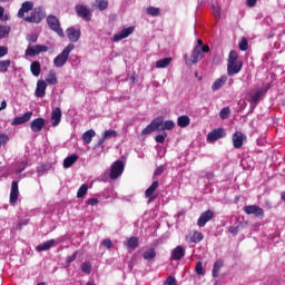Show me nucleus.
<instances>
[{"label": "nucleus", "instance_id": "f257e3e1", "mask_svg": "<svg viewBox=\"0 0 285 285\" xmlns=\"http://www.w3.org/2000/svg\"><path fill=\"white\" fill-rule=\"evenodd\" d=\"M73 50H75L73 43L67 45V47L62 50V52L60 55L56 56V58L53 60V66L56 68H62L63 66H66V63L69 59V55Z\"/></svg>", "mask_w": 285, "mask_h": 285}, {"label": "nucleus", "instance_id": "f03ea898", "mask_svg": "<svg viewBox=\"0 0 285 285\" xmlns=\"http://www.w3.org/2000/svg\"><path fill=\"white\" fill-rule=\"evenodd\" d=\"M125 171V163L121 160H116L112 163L109 171V178L111 180H117Z\"/></svg>", "mask_w": 285, "mask_h": 285}, {"label": "nucleus", "instance_id": "7ed1b4c3", "mask_svg": "<svg viewBox=\"0 0 285 285\" xmlns=\"http://www.w3.org/2000/svg\"><path fill=\"white\" fill-rule=\"evenodd\" d=\"M244 212L247 216L254 215V217L261 219L265 216V210L259 205H246L244 206Z\"/></svg>", "mask_w": 285, "mask_h": 285}, {"label": "nucleus", "instance_id": "20e7f679", "mask_svg": "<svg viewBox=\"0 0 285 285\" xmlns=\"http://www.w3.org/2000/svg\"><path fill=\"white\" fill-rule=\"evenodd\" d=\"M49 29L57 32L58 36L63 37V30L61 29L60 21L57 16L50 14L47 18Z\"/></svg>", "mask_w": 285, "mask_h": 285}, {"label": "nucleus", "instance_id": "39448f33", "mask_svg": "<svg viewBox=\"0 0 285 285\" xmlns=\"http://www.w3.org/2000/svg\"><path fill=\"white\" fill-rule=\"evenodd\" d=\"M47 51H49V47L48 46L36 45L33 47L29 46L28 49L24 50V55H27L28 57H36L39 53L47 52Z\"/></svg>", "mask_w": 285, "mask_h": 285}, {"label": "nucleus", "instance_id": "423d86ee", "mask_svg": "<svg viewBox=\"0 0 285 285\" xmlns=\"http://www.w3.org/2000/svg\"><path fill=\"white\" fill-rule=\"evenodd\" d=\"M160 126H161V117H158L151 121L144 130L142 135H150L154 134L155 131H160Z\"/></svg>", "mask_w": 285, "mask_h": 285}, {"label": "nucleus", "instance_id": "0eeeda50", "mask_svg": "<svg viewBox=\"0 0 285 285\" xmlns=\"http://www.w3.org/2000/svg\"><path fill=\"white\" fill-rule=\"evenodd\" d=\"M76 12L78 14V18H82L85 19L87 22L91 21L92 18V13L90 11V9H88L87 7H85L83 4H78L76 7Z\"/></svg>", "mask_w": 285, "mask_h": 285}, {"label": "nucleus", "instance_id": "6e6552de", "mask_svg": "<svg viewBox=\"0 0 285 285\" xmlns=\"http://www.w3.org/2000/svg\"><path fill=\"white\" fill-rule=\"evenodd\" d=\"M226 137V131L224 128L213 129V132L207 134V141L215 142L218 139Z\"/></svg>", "mask_w": 285, "mask_h": 285}, {"label": "nucleus", "instance_id": "1a4fd4ad", "mask_svg": "<svg viewBox=\"0 0 285 285\" xmlns=\"http://www.w3.org/2000/svg\"><path fill=\"white\" fill-rule=\"evenodd\" d=\"M215 217V213L213 210H206L204 212L200 217L197 219V226L198 227H204L206 226L207 223L210 222Z\"/></svg>", "mask_w": 285, "mask_h": 285}, {"label": "nucleus", "instance_id": "9d476101", "mask_svg": "<svg viewBox=\"0 0 285 285\" xmlns=\"http://www.w3.org/2000/svg\"><path fill=\"white\" fill-rule=\"evenodd\" d=\"M202 56V50L199 47H195L191 53V58H188V55H185V61L188 67H191L195 63H198L199 57Z\"/></svg>", "mask_w": 285, "mask_h": 285}, {"label": "nucleus", "instance_id": "9b49d317", "mask_svg": "<svg viewBox=\"0 0 285 285\" xmlns=\"http://www.w3.org/2000/svg\"><path fill=\"white\" fill-rule=\"evenodd\" d=\"M19 197V184L17 180H13L11 184V191L9 194V204L14 205L18 202Z\"/></svg>", "mask_w": 285, "mask_h": 285}, {"label": "nucleus", "instance_id": "f8f14e48", "mask_svg": "<svg viewBox=\"0 0 285 285\" xmlns=\"http://www.w3.org/2000/svg\"><path fill=\"white\" fill-rule=\"evenodd\" d=\"M135 32V27L124 28L118 35H114L112 40L118 42L120 40L127 39Z\"/></svg>", "mask_w": 285, "mask_h": 285}, {"label": "nucleus", "instance_id": "ddd939ff", "mask_svg": "<svg viewBox=\"0 0 285 285\" xmlns=\"http://www.w3.org/2000/svg\"><path fill=\"white\" fill-rule=\"evenodd\" d=\"M66 35L71 42H77L79 39H81V30L76 29L75 27L67 28Z\"/></svg>", "mask_w": 285, "mask_h": 285}, {"label": "nucleus", "instance_id": "4468645a", "mask_svg": "<svg viewBox=\"0 0 285 285\" xmlns=\"http://www.w3.org/2000/svg\"><path fill=\"white\" fill-rule=\"evenodd\" d=\"M32 116H33L32 111H28L27 114H23L22 116H17L12 120V126L24 125V124L29 122V120L32 118Z\"/></svg>", "mask_w": 285, "mask_h": 285}, {"label": "nucleus", "instance_id": "2eb2a0df", "mask_svg": "<svg viewBox=\"0 0 285 285\" xmlns=\"http://www.w3.org/2000/svg\"><path fill=\"white\" fill-rule=\"evenodd\" d=\"M46 125V120L43 118H37L31 120L30 128L32 132H41Z\"/></svg>", "mask_w": 285, "mask_h": 285}, {"label": "nucleus", "instance_id": "dca6fc26", "mask_svg": "<svg viewBox=\"0 0 285 285\" xmlns=\"http://www.w3.org/2000/svg\"><path fill=\"white\" fill-rule=\"evenodd\" d=\"M243 62H227V75L234 76L242 71Z\"/></svg>", "mask_w": 285, "mask_h": 285}, {"label": "nucleus", "instance_id": "f3484780", "mask_svg": "<svg viewBox=\"0 0 285 285\" xmlns=\"http://www.w3.org/2000/svg\"><path fill=\"white\" fill-rule=\"evenodd\" d=\"M186 255V249L183 246H177L171 250V261H181Z\"/></svg>", "mask_w": 285, "mask_h": 285}, {"label": "nucleus", "instance_id": "a211bd4d", "mask_svg": "<svg viewBox=\"0 0 285 285\" xmlns=\"http://www.w3.org/2000/svg\"><path fill=\"white\" fill-rule=\"evenodd\" d=\"M140 245L139 237L131 236L127 240L124 242V246L127 247V249H136Z\"/></svg>", "mask_w": 285, "mask_h": 285}, {"label": "nucleus", "instance_id": "6ab92c4d", "mask_svg": "<svg viewBox=\"0 0 285 285\" xmlns=\"http://www.w3.org/2000/svg\"><path fill=\"white\" fill-rule=\"evenodd\" d=\"M47 83L45 80H38L36 88V97L43 98L46 96Z\"/></svg>", "mask_w": 285, "mask_h": 285}, {"label": "nucleus", "instance_id": "aec40b11", "mask_svg": "<svg viewBox=\"0 0 285 285\" xmlns=\"http://www.w3.org/2000/svg\"><path fill=\"white\" fill-rule=\"evenodd\" d=\"M42 12L41 11H36L32 12L29 17L24 18V21L28 23H40L42 21Z\"/></svg>", "mask_w": 285, "mask_h": 285}, {"label": "nucleus", "instance_id": "412c9836", "mask_svg": "<svg viewBox=\"0 0 285 285\" xmlns=\"http://www.w3.org/2000/svg\"><path fill=\"white\" fill-rule=\"evenodd\" d=\"M269 88H271V86L267 83V85L264 86L263 89L256 91V92L252 96V98H250L252 104L257 105V104L259 102V98H261L263 95H265V94L268 91Z\"/></svg>", "mask_w": 285, "mask_h": 285}, {"label": "nucleus", "instance_id": "4be33fe9", "mask_svg": "<svg viewBox=\"0 0 285 285\" xmlns=\"http://www.w3.org/2000/svg\"><path fill=\"white\" fill-rule=\"evenodd\" d=\"M243 139H244V134L240 131H236L233 136H232V141L234 144V147L236 149L242 148L243 146Z\"/></svg>", "mask_w": 285, "mask_h": 285}, {"label": "nucleus", "instance_id": "5701e85b", "mask_svg": "<svg viewBox=\"0 0 285 285\" xmlns=\"http://www.w3.org/2000/svg\"><path fill=\"white\" fill-rule=\"evenodd\" d=\"M61 117H62V112H61V109L60 107H56L53 110H52V115H51V119H52V126L53 127H57L58 125H60V121H61Z\"/></svg>", "mask_w": 285, "mask_h": 285}, {"label": "nucleus", "instance_id": "b1692460", "mask_svg": "<svg viewBox=\"0 0 285 285\" xmlns=\"http://www.w3.org/2000/svg\"><path fill=\"white\" fill-rule=\"evenodd\" d=\"M159 187V183L157 180H155L151 186H149L146 191H145V197L149 198V202H154L155 197H153V194L155 193V190H157V188Z\"/></svg>", "mask_w": 285, "mask_h": 285}, {"label": "nucleus", "instance_id": "393cba45", "mask_svg": "<svg viewBox=\"0 0 285 285\" xmlns=\"http://www.w3.org/2000/svg\"><path fill=\"white\" fill-rule=\"evenodd\" d=\"M33 9V2L32 1H24L22 3V7L19 10V13L17 16L19 18H24V13Z\"/></svg>", "mask_w": 285, "mask_h": 285}, {"label": "nucleus", "instance_id": "a878e982", "mask_svg": "<svg viewBox=\"0 0 285 285\" xmlns=\"http://www.w3.org/2000/svg\"><path fill=\"white\" fill-rule=\"evenodd\" d=\"M53 246H55V239H50V240H46V242L39 244L36 247V249H37V252L41 253V252L50 250V248Z\"/></svg>", "mask_w": 285, "mask_h": 285}, {"label": "nucleus", "instance_id": "bb28decb", "mask_svg": "<svg viewBox=\"0 0 285 285\" xmlns=\"http://www.w3.org/2000/svg\"><path fill=\"white\" fill-rule=\"evenodd\" d=\"M224 265L225 263L223 259H217L216 263H214L213 271H212V276L214 278L218 277L219 272L222 271V268H224Z\"/></svg>", "mask_w": 285, "mask_h": 285}, {"label": "nucleus", "instance_id": "cd10ccee", "mask_svg": "<svg viewBox=\"0 0 285 285\" xmlns=\"http://www.w3.org/2000/svg\"><path fill=\"white\" fill-rule=\"evenodd\" d=\"M226 81H227V76H222L216 81H214V83L212 85V90L216 92L218 89H222L226 83Z\"/></svg>", "mask_w": 285, "mask_h": 285}, {"label": "nucleus", "instance_id": "c85d7f7f", "mask_svg": "<svg viewBox=\"0 0 285 285\" xmlns=\"http://www.w3.org/2000/svg\"><path fill=\"white\" fill-rule=\"evenodd\" d=\"M175 128V122L174 120H165L161 118V126L159 127V131H171Z\"/></svg>", "mask_w": 285, "mask_h": 285}, {"label": "nucleus", "instance_id": "c756f323", "mask_svg": "<svg viewBox=\"0 0 285 285\" xmlns=\"http://www.w3.org/2000/svg\"><path fill=\"white\" fill-rule=\"evenodd\" d=\"M177 125L179 128H186L190 125V118L189 116L181 115L177 118Z\"/></svg>", "mask_w": 285, "mask_h": 285}, {"label": "nucleus", "instance_id": "7c9ffc66", "mask_svg": "<svg viewBox=\"0 0 285 285\" xmlns=\"http://www.w3.org/2000/svg\"><path fill=\"white\" fill-rule=\"evenodd\" d=\"M95 136L96 131L94 129H89L85 134H82L81 139L82 141H85L86 145H90Z\"/></svg>", "mask_w": 285, "mask_h": 285}, {"label": "nucleus", "instance_id": "2f4dec72", "mask_svg": "<svg viewBox=\"0 0 285 285\" xmlns=\"http://www.w3.org/2000/svg\"><path fill=\"white\" fill-rule=\"evenodd\" d=\"M30 71L32 76H40L41 75V62L39 61H33L30 65Z\"/></svg>", "mask_w": 285, "mask_h": 285}, {"label": "nucleus", "instance_id": "473e14b6", "mask_svg": "<svg viewBox=\"0 0 285 285\" xmlns=\"http://www.w3.org/2000/svg\"><path fill=\"white\" fill-rule=\"evenodd\" d=\"M78 160L77 155L67 156L63 160V168H71Z\"/></svg>", "mask_w": 285, "mask_h": 285}, {"label": "nucleus", "instance_id": "72a5a7b5", "mask_svg": "<svg viewBox=\"0 0 285 285\" xmlns=\"http://www.w3.org/2000/svg\"><path fill=\"white\" fill-rule=\"evenodd\" d=\"M173 62V58L167 57V58H163L160 60H157L155 63L156 68H168V66Z\"/></svg>", "mask_w": 285, "mask_h": 285}, {"label": "nucleus", "instance_id": "f704fd0d", "mask_svg": "<svg viewBox=\"0 0 285 285\" xmlns=\"http://www.w3.org/2000/svg\"><path fill=\"white\" fill-rule=\"evenodd\" d=\"M46 81L49 85H52V86L57 85L58 83L57 71L49 70V73H48V77L46 78Z\"/></svg>", "mask_w": 285, "mask_h": 285}, {"label": "nucleus", "instance_id": "c9c22d12", "mask_svg": "<svg viewBox=\"0 0 285 285\" xmlns=\"http://www.w3.org/2000/svg\"><path fill=\"white\" fill-rule=\"evenodd\" d=\"M204 239V234H202L200 232H194L191 234V237H189V240H191V243L194 244H198Z\"/></svg>", "mask_w": 285, "mask_h": 285}, {"label": "nucleus", "instance_id": "e433bc0d", "mask_svg": "<svg viewBox=\"0 0 285 285\" xmlns=\"http://www.w3.org/2000/svg\"><path fill=\"white\" fill-rule=\"evenodd\" d=\"M10 32H11V27L0 26V40L8 38Z\"/></svg>", "mask_w": 285, "mask_h": 285}, {"label": "nucleus", "instance_id": "4c0bfd02", "mask_svg": "<svg viewBox=\"0 0 285 285\" xmlns=\"http://www.w3.org/2000/svg\"><path fill=\"white\" fill-rule=\"evenodd\" d=\"M157 257V253L154 248H149L144 253V259L151 261Z\"/></svg>", "mask_w": 285, "mask_h": 285}, {"label": "nucleus", "instance_id": "58836bf2", "mask_svg": "<svg viewBox=\"0 0 285 285\" xmlns=\"http://www.w3.org/2000/svg\"><path fill=\"white\" fill-rule=\"evenodd\" d=\"M11 66V60H0V72L6 73L8 72Z\"/></svg>", "mask_w": 285, "mask_h": 285}, {"label": "nucleus", "instance_id": "ea45409f", "mask_svg": "<svg viewBox=\"0 0 285 285\" xmlns=\"http://www.w3.org/2000/svg\"><path fill=\"white\" fill-rule=\"evenodd\" d=\"M230 108L229 107H223L219 112V117L225 120L230 117Z\"/></svg>", "mask_w": 285, "mask_h": 285}, {"label": "nucleus", "instance_id": "a19ab883", "mask_svg": "<svg viewBox=\"0 0 285 285\" xmlns=\"http://www.w3.org/2000/svg\"><path fill=\"white\" fill-rule=\"evenodd\" d=\"M146 12L148 16L158 17L160 14V9L155 7H148L146 9Z\"/></svg>", "mask_w": 285, "mask_h": 285}, {"label": "nucleus", "instance_id": "79ce46f5", "mask_svg": "<svg viewBox=\"0 0 285 285\" xmlns=\"http://www.w3.org/2000/svg\"><path fill=\"white\" fill-rule=\"evenodd\" d=\"M91 271H92V265L91 263H82L81 264V272L85 273L86 275H90L91 274Z\"/></svg>", "mask_w": 285, "mask_h": 285}, {"label": "nucleus", "instance_id": "37998d69", "mask_svg": "<svg viewBox=\"0 0 285 285\" xmlns=\"http://www.w3.org/2000/svg\"><path fill=\"white\" fill-rule=\"evenodd\" d=\"M237 58H238V56H237L236 50H230L229 55H228L227 63H238Z\"/></svg>", "mask_w": 285, "mask_h": 285}, {"label": "nucleus", "instance_id": "c03bdc74", "mask_svg": "<svg viewBox=\"0 0 285 285\" xmlns=\"http://www.w3.org/2000/svg\"><path fill=\"white\" fill-rule=\"evenodd\" d=\"M88 193V185H81L77 191V197L82 198L87 195Z\"/></svg>", "mask_w": 285, "mask_h": 285}, {"label": "nucleus", "instance_id": "a18cd8bd", "mask_svg": "<svg viewBox=\"0 0 285 285\" xmlns=\"http://www.w3.org/2000/svg\"><path fill=\"white\" fill-rule=\"evenodd\" d=\"M102 137H105V139L117 138L118 132L116 130L109 129L104 132Z\"/></svg>", "mask_w": 285, "mask_h": 285}, {"label": "nucleus", "instance_id": "49530a36", "mask_svg": "<svg viewBox=\"0 0 285 285\" xmlns=\"http://www.w3.org/2000/svg\"><path fill=\"white\" fill-rule=\"evenodd\" d=\"M238 48L242 51H247L248 50V40H247V38L242 39V41L238 43Z\"/></svg>", "mask_w": 285, "mask_h": 285}, {"label": "nucleus", "instance_id": "de8ad7c7", "mask_svg": "<svg viewBox=\"0 0 285 285\" xmlns=\"http://www.w3.org/2000/svg\"><path fill=\"white\" fill-rule=\"evenodd\" d=\"M195 273H196V275H204L205 274L202 262L196 263Z\"/></svg>", "mask_w": 285, "mask_h": 285}, {"label": "nucleus", "instance_id": "09e8293b", "mask_svg": "<svg viewBox=\"0 0 285 285\" xmlns=\"http://www.w3.org/2000/svg\"><path fill=\"white\" fill-rule=\"evenodd\" d=\"M108 0H99L98 2V10L104 11L108 9Z\"/></svg>", "mask_w": 285, "mask_h": 285}, {"label": "nucleus", "instance_id": "8fccbe9b", "mask_svg": "<svg viewBox=\"0 0 285 285\" xmlns=\"http://www.w3.org/2000/svg\"><path fill=\"white\" fill-rule=\"evenodd\" d=\"M166 138H167V134H159V135H156L155 141L157 144H165Z\"/></svg>", "mask_w": 285, "mask_h": 285}, {"label": "nucleus", "instance_id": "3c124183", "mask_svg": "<svg viewBox=\"0 0 285 285\" xmlns=\"http://www.w3.org/2000/svg\"><path fill=\"white\" fill-rule=\"evenodd\" d=\"M10 138L6 134H0V148L9 142Z\"/></svg>", "mask_w": 285, "mask_h": 285}, {"label": "nucleus", "instance_id": "603ef678", "mask_svg": "<svg viewBox=\"0 0 285 285\" xmlns=\"http://www.w3.org/2000/svg\"><path fill=\"white\" fill-rule=\"evenodd\" d=\"M77 256H78V252H73L71 256H67L66 264L69 265L73 263L77 259Z\"/></svg>", "mask_w": 285, "mask_h": 285}, {"label": "nucleus", "instance_id": "864d4df0", "mask_svg": "<svg viewBox=\"0 0 285 285\" xmlns=\"http://www.w3.org/2000/svg\"><path fill=\"white\" fill-rule=\"evenodd\" d=\"M164 285H177V281L174 276H168V278L164 282Z\"/></svg>", "mask_w": 285, "mask_h": 285}, {"label": "nucleus", "instance_id": "5fc2aeb1", "mask_svg": "<svg viewBox=\"0 0 285 285\" xmlns=\"http://www.w3.org/2000/svg\"><path fill=\"white\" fill-rule=\"evenodd\" d=\"M47 173V168H46V165H41L37 168V174L39 176H43L45 174Z\"/></svg>", "mask_w": 285, "mask_h": 285}, {"label": "nucleus", "instance_id": "6e6d98bb", "mask_svg": "<svg viewBox=\"0 0 285 285\" xmlns=\"http://www.w3.org/2000/svg\"><path fill=\"white\" fill-rule=\"evenodd\" d=\"M27 40L29 41V43H37L38 35H28Z\"/></svg>", "mask_w": 285, "mask_h": 285}, {"label": "nucleus", "instance_id": "4d7b16f0", "mask_svg": "<svg viewBox=\"0 0 285 285\" xmlns=\"http://www.w3.org/2000/svg\"><path fill=\"white\" fill-rule=\"evenodd\" d=\"M213 10H214V17L220 19L222 18V8L213 7Z\"/></svg>", "mask_w": 285, "mask_h": 285}, {"label": "nucleus", "instance_id": "13d9d810", "mask_svg": "<svg viewBox=\"0 0 285 285\" xmlns=\"http://www.w3.org/2000/svg\"><path fill=\"white\" fill-rule=\"evenodd\" d=\"M164 173H165V168H164V166H160L155 169L154 175L160 176V175H164Z\"/></svg>", "mask_w": 285, "mask_h": 285}, {"label": "nucleus", "instance_id": "bf43d9fd", "mask_svg": "<svg viewBox=\"0 0 285 285\" xmlns=\"http://www.w3.org/2000/svg\"><path fill=\"white\" fill-rule=\"evenodd\" d=\"M8 53H9V49L3 46H0V58H3Z\"/></svg>", "mask_w": 285, "mask_h": 285}, {"label": "nucleus", "instance_id": "052dcab7", "mask_svg": "<svg viewBox=\"0 0 285 285\" xmlns=\"http://www.w3.org/2000/svg\"><path fill=\"white\" fill-rule=\"evenodd\" d=\"M102 246H105L107 249H110L112 247V243L110 239L102 240Z\"/></svg>", "mask_w": 285, "mask_h": 285}, {"label": "nucleus", "instance_id": "680f3d73", "mask_svg": "<svg viewBox=\"0 0 285 285\" xmlns=\"http://www.w3.org/2000/svg\"><path fill=\"white\" fill-rule=\"evenodd\" d=\"M87 204L90 206H96L97 204H99V199L98 198H90L87 200Z\"/></svg>", "mask_w": 285, "mask_h": 285}, {"label": "nucleus", "instance_id": "e2e57ef3", "mask_svg": "<svg viewBox=\"0 0 285 285\" xmlns=\"http://www.w3.org/2000/svg\"><path fill=\"white\" fill-rule=\"evenodd\" d=\"M22 168L16 169V175H20L26 170V166L28 165V163H21Z\"/></svg>", "mask_w": 285, "mask_h": 285}, {"label": "nucleus", "instance_id": "0e129e2a", "mask_svg": "<svg viewBox=\"0 0 285 285\" xmlns=\"http://www.w3.org/2000/svg\"><path fill=\"white\" fill-rule=\"evenodd\" d=\"M256 3H257V0H246V4H247V7H249V8L255 7Z\"/></svg>", "mask_w": 285, "mask_h": 285}, {"label": "nucleus", "instance_id": "69168bd1", "mask_svg": "<svg viewBox=\"0 0 285 285\" xmlns=\"http://www.w3.org/2000/svg\"><path fill=\"white\" fill-rule=\"evenodd\" d=\"M210 51V48L208 45H204L202 48H200V52H204V53H208Z\"/></svg>", "mask_w": 285, "mask_h": 285}, {"label": "nucleus", "instance_id": "338daca9", "mask_svg": "<svg viewBox=\"0 0 285 285\" xmlns=\"http://www.w3.org/2000/svg\"><path fill=\"white\" fill-rule=\"evenodd\" d=\"M27 224V220L20 222L19 224H17V230L23 229V226H26Z\"/></svg>", "mask_w": 285, "mask_h": 285}, {"label": "nucleus", "instance_id": "774afa93", "mask_svg": "<svg viewBox=\"0 0 285 285\" xmlns=\"http://www.w3.org/2000/svg\"><path fill=\"white\" fill-rule=\"evenodd\" d=\"M106 139H107V138H105V137L102 136V138H100V139L98 140V142H97L96 147H100V146H102V145H104V142H106Z\"/></svg>", "mask_w": 285, "mask_h": 285}]
</instances>
